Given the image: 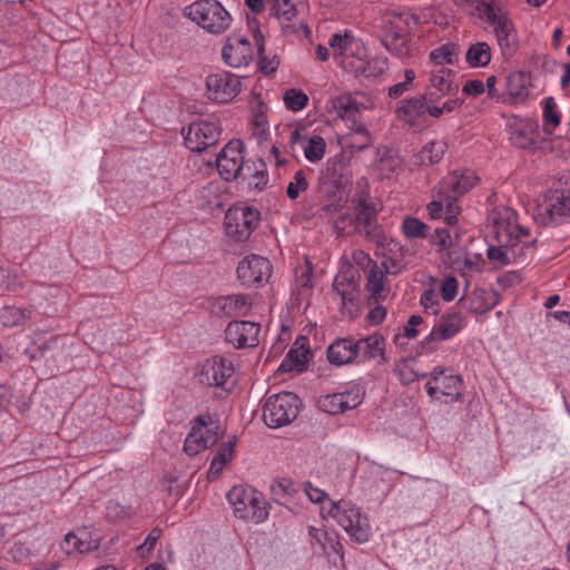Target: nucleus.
<instances>
[{
    "instance_id": "f257e3e1",
    "label": "nucleus",
    "mask_w": 570,
    "mask_h": 570,
    "mask_svg": "<svg viewBox=\"0 0 570 570\" xmlns=\"http://www.w3.org/2000/svg\"><path fill=\"white\" fill-rule=\"evenodd\" d=\"M328 46L335 62L356 78L374 81L387 69L386 58L370 57L363 41L348 32L333 35Z\"/></svg>"
},
{
    "instance_id": "f03ea898",
    "label": "nucleus",
    "mask_w": 570,
    "mask_h": 570,
    "mask_svg": "<svg viewBox=\"0 0 570 570\" xmlns=\"http://www.w3.org/2000/svg\"><path fill=\"white\" fill-rule=\"evenodd\" d=\"M351 203L354 215L341 214L334 222L335 234L341 236L357 233L370 240L379 242L381 238L379 209L370 199L368 193L365 189L356 191Z\"/></svg>"
},
{
    "instance_id": "7ed1b4c3",
    "label": "nucleus",
    "mask_w": 570,
    "mask_h": 570,
    "mask_svg": "<svg viewBox=\"0 0 570 570\" xmlns=\"http://www.w3.org/2000/svg\"><path fill=\"white\" fill-rule=\"evenodd\" d=\"M409 14L395 8H380L373 19V31L381 38L382 45L393 55L402 57L406 52L404 33Z\"/></svg>"
},
{
    "instance_id": "20e7f679",
    "label": "nucleus",
    "mask_w": 570,
    "mask_h": 570,
    "mask_svg": "<svg viewBox=\"0 0 570 570\" xmlns=\"http://www.w3.org/2000/svg\"><path fill=\"white\" fill-rule=\"evenodd\" d=\"M323 518L331 517L336 520L346 533L357 543L367 542L371 537V525L361 509L351 501H330L321 509Z\"/></svg>"
},
{
    "instance_id": "39448f33",
    "label": "nucleus",
    "mask_w": 570,
    "mask_h": 570,
    "mask_svg": "<svg viewBox=\"0 0 570 570\" xmlns=\"http://www.w3.org/2000/svg\"><path fill=\"white\" fill-rule=\"evenodd\" d=\"M226 497L236 518L255 524L263 523L268 519L269 504L264 495L255 489L246 485H234Z\"/></svg>"
},
{
    "instance_id": "423d86ee",
    "label": "nucleus",
    "mask_w": 570,
    "mask_h": 570,
    "mask_svg": "<svg viewBox=\"0 0 570 570\" xmlns=\"http://www.w3.org/2000/svg\"><path fill=\"white\" fill-rule=\"evenodd\" d=\"M476 10L493 28L498 45L504 56H512L518 49V35L512 21L492 0H482Z\"/></svg>"
},
{
    "instance_id": "0eeeda50",
    "label": "nucleus",
    "mask_w": 570,
    "mask_h": 570,
    "mask_svg": "<svg viewBox=\"0 0 570 570\" xmlns=\"http://www.w3.org/2000/svg\"><path fill=\"white\" fill-rule=\"evenodd\" d=\"M185 14L214 35L223 33L232 23L229 12L217 0H197L185 8Z\"/></svg>"
},
{
    "instance_id": "6e6552de",
    "label": "nucleus",
    "mask_w": 570,
    "mask_h": 570,
    "mask_svg": "<svg viewBox=\"0 0 570 570\" xmlns=\"http://www.w3.org/2000/svg\"><path fill=\"white\" fill-rule=\"evenodd\" d=\"M535 219L544 226L557 225L570 218V186L549 189L539 202Z\"/></svg>"
},
{
    "instance_id": "1a4fd4ad",
    "label": "nucleus",
    "mask_w": 570,
    "mask_h": 570,
    "mask_svg": "<svg viewBox=\"0 0 570 570\" xmlns=\"http://www.w3.org/2000/svg\"><path fill=\"white\" fill-rule=\"evenodd\" d=\"M489 222L492 224L493 234L497 243L508 244L509 242L524 244L525 242H535L530 239L527 228L518 222V215L510 207L494 208L489 215Z\"/></svg>"
},
{
    "instance_id": "9d476101",
    "label": "nucleus",
    "mask_w": 570,
    "mask_h": 570,
    "mask_svg": "<svg viewBox=\"0 0 570 570\" xmlns=\"http://www.w3.org/2000/svg\"><path fill=\"white\" fill-rule=\"evenodd\" d=\"M299 405V399L292 392L271 395L264 404L263 420L272 429L287 425L297 417Z\"/></svg>"
},
{
    "instance_id": "9b49d317",
    "label": "nucleus",
    "mask_w": 570,
    "mask_h": 570,
    "mask_svg": "<svg viewBox=\"0 0 570 570\" xmlns=\"http://www.w3.org/2000/svg\"><path fill=\"white\" fill-rule=\"evenodd\" d=\"M258 220L259 213L253 207H232L225 215V233L237 242L246 240L256 228Z\"/></svg>"
},
{
    "instance_id": "f8f14e48",
    "label": "nucleus",
    "mask_w": 570,
    "mask_h": 570,
    "mask_svg": "<svg viewBox=\"0 0 570 570\" xmlns=\"http://www.w3.org/2000/svg\"><path fill=\"white\" fill-rule=\"evenodd\" d=\"M397 118L413 129H423L428 126V116L440 117L438 106L428 104L425 97H412L400 101L396 108Z\"/></svg>"
},
{
    "instance_id": "ddd939ff",
    "label": "nucleus",
    "mask_w": 570,
    "mask_h": 570,
    "mask_svg": "<svg viewBox=\"0 0 570 570\" xmlns=\"http://www.w3.org/2000/svg\"><path fill=\"white\" fill-rule=\"evenodd\" d=\"M218 441V425L210 421V415H200L195 420L186 436L184 451L193 456L213 446Z\"/></svg>"
},
{
    "instance_id": "4468645a",
    "label": "nucleus",
    "mask_w": 570,
    "mask_h": 570,
    "mask_svg": "<svg viewBox=\"0 0 570 570\" xmlns=\"http://www.w3.org/2000/svg\"><path fill=\"white\" fill-rule=\"evenodd\" d=\"M181 134L185 146L189 150L202 153L218 142L220 128L214 121L199 120L191 122L186 130L183 129Z\"/></svg>"
},
{
    "instance_id": "2eb2a0df",
    "label": "nucleus",
    "mask_w": 570,
    "mask_h": 570,
    "mask_svg": "<svg viewBox=\"0 0 570 570\" xmlns=\"http://www.w3.org/2000/svg\"><path fill=\"white\" fill-rule=\"evenodd\" d=\"M320 193L322 195L320 207L313 213L317 219L332 222L341 214L347 204V197L344 190L334 183H324L321 186Z\"/></svg>"
},
{
    "instance_id": "dca6fc26",
    "label": "nucleus",
    "mask_w": 570,
    "mask_h": 570,
    "mask_svg": "<svg viewBox=\"0 0 570 570\" xmlns=\"http://www.w3.org/2000/svg\"><path fill=\"white\" fill-rule=\"evenodd\" d=\"M67 338L60 335H48L46 333H36L32 346L28 351L31 358L52 360L55 363H65L69 356L66 352Z\"/></svg>"
},
{
    "instance_id": "f3484780",
    "label": "nucleus",
    "mask_w": 570,
    "mask_h": 570,
    "mask_svg": "<svg viewBox=\"0 0 570 570\" xmlns=\"http://www.w3.org/2000/svg\"><path fill=\"white\" fill-rule=\"evenodd\" d=\"M240 80L227 71L209 75L206 78L208 98L219 104L232 101L240 91Z\"/></svg>"
},
{
    "instance_id": "a211bd4d",
    "label": "nucleus",
    "mask_w": 570,
    "mask_h": 570,
    "mask_svg": "<svg viewBox=\"0 0 570 570\" xmlns=\"http://www.w3.org/2000/svg\"><path fill=\"white\" fill-rule=\"evenodd\" d=\"M333 292L335 298L340 301L341 311L351 317L356 316L358 312L360 291L353 275L340 273L333 282Z\"/></svg>"
},
{
    "instance_id": "6ab92c4d",
    "label": "nucleus",
    "mask_w": 570,
    "mask_h": 570,
    "mask_svg": "<svg viewBox=\"0 0 570 570\" xmlns=\"http://www.w3.org/2000/svg\"><path fill=\"white\" fill-rule=\"evenodd\" d=\"M216 166L225 180L239 177L244 168L243 142L238 139L230 140L217 155Z\"/></svg>"
},
{
    "instance_id": "aec40b11",
    "label": "nucleus",
    "mask_w": 570,
    "mask_h": 570,
    "mask_svg": "<svg viewBox=\"0 0 570 570\" xmlns=\"http://www.w3.org/2000/svg\"><path fill=\"white\" fill-rule=\"evenodd\" d=\"M235 368L233 362L223 356H214L207 360L203 366L200 381L208 385H215L228 390L234 384Z\"/></svg>"
},
{
    "instance_id": "412c9836",
    "label": "nucleus",
    "mask_w": 570,
    "mask_h": 570,
    "mask_svg": "<svg viewBox=\"0 0 570 570\" xmlns=\"http://www.w3.org/2000/svg\"><path fill=\"white\" fill-rule=\"evenodd\" d=\"M272 275L269 261L261 255L244 257L237 266V276L244 285L261 284Z\"/></svg>"
},
{
    "instance_id": "4be33fe9",
    "label": "nucleus",
    "mask_w": 570,
    "mask_h": 570,
    "mask_svg": "<svg viewBox=\"0 0 570 570\" xmlns=\"http://www.w3.org/2000/svg\"><path fill=\"white\" fill-rule=\"evenodd\" d=\"M533 252V242H525L524 244L509 242L505 244L491 245L488 248L487 256L491 262L500 266L510 263L521 264Z\"/></svg>"
},
{
    "instance_id": "5701e85b",
    "label": "nucleus",
    "mask_w": 570,
    "mask_h": 570,
    "mask_svg": "<svg viewBox=\"0 0 570 570\" xmlns=\"http://www.w3.org/2000/svg\"><path fill=\"white\" fill-rule=\"evenodd\" d=\"M444 368H434L431 373V379L426 383L425 389L431 397H436L440 393L444 396H451L452 400L459 401L462 396V379L459 375L446 373Z\"/></svg>"
},
{
    "instance_id": "b1692460",
    "label": "nucleus",
    "mask_w": 570,
    "mask_h": 570,
    "mask_svg": "<svg viewBox=\"0 0 570 570\" xmlns=\"http://www.w3.org/2000/svg\"><path fill=\"white\" fill-rule=\"evenodd\" d=\"M261 325L249 321L230 322L226 330V341L236 348L255 347L258 345Z\"/></svg>"
},
{
    "instance_id": "393cba45",
    "label": "nucleus",
    "mask_w": 570,
    "mask_h": 570,
    "mask_svg": "<svg viewBox=\"0 0 570 570\" xmlns=\"http://www.w3.org/2000/svg\"><path fill=\"white\" fill-rule=\"evenodd\" d=\"M479 178L471 169L453 170L439 183L442 193H446L455 203L458 199L475 186Z\"/></svg>"
},
{
    "instance_id": "a878e982",
    "label": "nucleus",
    "mask_w": 570,
    "mask_h": 570,
    "mask_svg": "<svg viewBox=\"0 0 570 570\" xmlns=\"http://www.w3.org/2000/svg\"><path fill=\"white\" fill-rule=\"evenodd\" d=\"M332 106L336 115L343 120L350 122V128L360 135H367L365 125L361 121V108L351 95H341L332 100Z\"/></svg>"
},
{
    "instance_id": "bb28decb",
    "label": "nucleus",
    "mask_w": 570,
    "mask_h": 570,
    "mask_svg": "<svg viewBox=\"0 0 570 570\" xmlns=\"http://www.w3.org/2000/svg\"><path fill=\"white\" fill-rule=\"evenodd\" d=\"M464 326V318L459 312H451L441 316L439 323L432 328L422 344L429 346L432 342H442L452 338Z\"/></svg>"
},
{
    "instance_id": "cd10ccee",
    "label": "nucleus",
    "mask_w": 570,
    "mask_h": 570,
    "mask_svg": "<svg viewBox=\"0 0 570 570\" xmlns=\"http://www.w3.org/2000/svg\"><path fill=\"white\" fill-rule=\"evenodd\" d=\"M222 56L224 61L233 68L247 66L253 57L250 42L245 37L233 36L223 47Z\"/></svg>"
},
{
    "instance_id": "c85d7f7f",
    "label": "nucleus",
    "mask_w": 570,
    "mask_h": 570,
    "mask_svg": "<svg viewBox=\"0 0 570 570\" xmlns=\"http://www.w3.org/2000/svg\"><path fill=\"white\" fill-rule=\"evenodd\" d=\"M509 139L518 148H529L535 142L538 126L529 119L513 117L508 121Z\"/></svg>"
},
{
    "instance_id": "c756f323",
    "label": "nucleus",
    "mask_w": 570,
    "mask_h": 570,
    "mask_svg": "<svg viewBox=\"0 0 570 570\" xmlns=\"http://www.w3.org/2000/svg\"><path fill=\"white\" fill-rule=\"evenodd\" d=\"M449 197L450 196L446 193H442L441 187L438 186L436 195L428 205V212L432 218L443 217L449 225H454L460 213V207Z\"/></svg>"
},
{
    "instance_id": "7c9ffc66",
    "label": "nucleus",
    "mask_w": 570,
    "mask_h": 570,
    "mask_svg": "<svg viewBox=\"0 0 570 570\" xmlns=\"http://www.w3.org/2000/svg\"><path fill=\"white\" fill-rule=\"evenodd\" d=\"M430 88L439 92V96H455L459 91V83L455 73L445 66L434 67L431 70Z\"/></svg>"
},
{
    "instance_id": "2f4dec72",
    "label": "nucleus",
    "mask_w": 570,
    "mask_h": 570,
    "mask_svg": "<svg viewBox=\"0 0 570 570\" xmlns=\"http://www.w3.org/2000/svg\"><path fill=\"white\" fill-rule=\"evenodd\" d=\"M355 350L360 362L379 360V363H382L385 361L384 338L379 334L355 342Z\"/></svg>"
},
{
    "instance_id": "473e14b6",
    "label": "nucleus",
    "mask_w": 570,
    "mask_h": 570,
    "mask_svg": "<svg viewBox=\"0 0 570 570\" xmlns=\"http://www.w3.org/2000/svg\"><path fill=\"white\" fill-rule=\"evenodd\" d=\"M98 546V540H92L88 530L79 529L76 532H69L65 537L62 549L67 554L87 553L97 549Z\"/></svg>"
},
{
    "instance_id": "72a5a7b5",
    "label": "nucleus",
    "mask_w": 570,
    "mask_h": 570,
    "mask_svg": "<svg viewBox=\"0 0 570 570\" xmlns=\"http://www.w3.org/2000/svg\"><path fill=\"white\" fill-rule=\"evenodd\" d=\"M327 358L331 364L337 366L352 363L357 360L355 342L347 338H337L328 346Z\"/></svg>"
},
{
    "instance_id": "f704fd0d",
    "label": "nucleus",
    "mask_w": 570,
    "mask_h": 570,
    "mask_svg": "<svg viewBox=\"0 0 570 570\" xmlns=\"http://www.w3.org/2000/svg\"><path fill=\"white\" fill-rule=\"evenodd\" d=\"M386 273L387 266L385 264H382L381 266L373 264L367 272L366 289L371 297L376 301L383 299L387 296L389 288L386 287Z\"/></svg>"
},
{
    "instance_id": "c9c22d12",
    "label": "nucleus",
    "mask_w": 570,
    "mask_h": 570,
    "mask_svg": "<svg viewBox=\"0 0 570 570\" xmlns=\"http://www.w3.org/2000/svg\"><path fill=\"white\" fill-rule=\"evenodd\" d=\"M499 303V295L493 289L476 288L469 297V309L474 314H485Z\"/></svg>"
},
{
    "instance_id": "e433bc0d",
    "label": "nucleus",
    "mask_w": 570,
    "mask_h": 570,
    "mask_svg": "<svg viewBox=\"0 0 570 570\" xmlns=\"http://www.w3.org/2000/svg\"><path fill=\"white\" fill-rule=\"evenodd\" d=\"M215 306L226 316H245L250 309V303L242 294L220 297Z\"/></svg>"
},
{
    "instance_id": "4c0bfd02",
    "label": "nucleus",
    "mask_w": 570,
    "mask_h": 570,
    "mask_svg": "<svg viewBox=\"0 0 570 570\" xmlns=\"http://www.w3.org/2000/svg\"><path fill=\"white\" fill-rule=\"evenodd\" d=\"M299 341L297 340L294 346L288 351L286 357L282 361L278 371L289 372L298 371L302 372L307 363L308 350L302 344L298 346Z\"/></svg>"
},
{
    "instance_id": "58836bf2",
    "label": "nucleus",
    "mask_w": 570,
    "mask_h": 570,
    "mask_svg": "<svg viewBox=\"0 0 570 570\" xmlns=\"http://www.w3.org/2000/svg\"><path fill=\"white\" fill-rule=\"evenodd\" d=\"M446 149V144L442 140H433L425 144L416 155L417 164L420 165H434L442 158Z\"/></svg>"
},
{
    "instance_id": "ea45409f",
    "label": "nucleus",
    "mask_w": 570,
    "mask_h": 570,
    "mask_svg": "<svg viewBox=\"0 0 570 570\" xmlns=\"http://www.w3.org/2000/svg\"><path fill=\"white\" fill-rule=\"evenodd\" d=\"M491 57V48L487 42H476L470 46L465 53V60L472 68L488 66Z\"/></svg>"
},
{
    "instance_id": "a19ab883",
    "label": "nucleus",
    "mask_w": 570,
    "mask_h": 570,
    "mask_svg": "<svg viewBox=\"0 0 570 570\" xmlns=\"http://www.w3.org/2000/svg\"><path fill=\"white\" fill-rule=\"evenodd\" d=\"M458 57L459 47L453 43H445L430 53V58L435 65L434 67L453 65L456 62Z\"/></svg>"
},
{
    "instance_id": "79ce46f5",
    "label": "nucleus",
    "mask_w": 570,
    "mask_h": 570,
    "mask_svg": "<svg viewBox=\"0 0 570 570\" xmlns=\"http://www.w3.org/2000/svg\"><path fill=\"white\" fill-rule=\"evenodd\" d=\"M304 156L311 163H317L323 159L326 151L325 139L318 135L311 136L303 146Z\"/></svg>"
},
{
    "instance_id": "37998d69",
    "label": "nucleus",
    "mask_w": 570,
    "mask_h": 570,
    "mask_svg": "<svg viewBox=\"0 0 570 570\" xmlns=\"http://www.w3.org/2000/svg\"><path fill=\"white\" fill-rule=\"evenodd\" d=\"M29 317L30 311L16 306H6L0 312V320L7 327L22 325Z\"/></svg>"
},
{
    "instance_id": "c03bdc74",
    "label": "nucleus",
    "mask_w": 570,
    "mask_h": 570,
    "mask_svg": "<svg viewBox=\"0 0 570 570\" xmlns=\"http://www.w3.org/2000/svg\"><path fill=\"white\" fill-rule=\"evenodd\" d=\"M271 491L276 502L287 505L288 499L296 492L294 483L288 479L276 480L271 484Z\"/></svg>"
},
{
    "instance_id": "a18cd8bd",
    "label": "nucleus",
    "mask_w": 570,
    "mask_h": 570,
    "mask_svg": "<svg viewBox=\"0 0 570 570\" xmlns=\"http://www.w3.org/2000/svg\"><path fill=\"white\" fill-rule=\"evenodd\" d=\"M283 101L287 109L299 111L307 105L308 97L303 90L291 88L284 92Z\"/></svg>"
},
{
    "instance_id": "49530a36",
    "label": "nucleus",
    "mask_w": 570,
    "mask_h": 570,
    "mask_svg": "<svg viewBox=\"0 0 570 570\" xmlns=\"http://www.w3.org/2000/svg\"><path fill=\"white\" fill-rule=\"evenodd\" d=\"M308 181L306 178V174L303 169L295 171L292 180L288 183L286 188V196L291 200H295L299 197V195L307 190Z\"/></svg>"
},
{
    "instance_id": "de8ad7c7",
    "label": "nucleus",
    "mask_w": 570,
    "mask_h": 570,
    "mask_svg": "<svg viewBox=\"0 0 570 570\" xmlns=\"http://www.w3.org/2000/svg\"><path fill=\"white\" fill-rule=\"evenodd\" d=\"M338 393L343 396L344 411L355 409L363 402L364 391L357 384H353Z\"/></svg>"
},
{
    "instance_id": "09e8293b",
    "label": "nucleus",
    "mask_w": 570,
    "mask_h": 570,
    "mask_svg": "<svg viewBox=\"0 0 570 570\" xmlns=\"http://www.w3.org/2000/svg\"><path fill=\"white\" fill-rule=\"evenodd\" d=\"M402 230L407 238H422L426 236L428 225L415 217H405Z\"/></svg>"
},
{
    "instance_id": "8fccbe9b",
    "label": "nucleus",
    "mask_w": 570,
    "mask_h": 570,
    "mask_svg": "<svg viewBox=\"0 0 570 570\" xmlns=\"http://www.w3.org/2000/svg\"><path fill=\"white\" fill-rule=\"evenodd\" d=\"M343 396L337 392L322 396L318 400V406L322 411L330 414H340L345 412L342 403Z\"/></svg>"
},
{
    "instance_id": "3c124183",
    "label": "nucleus",
    "mask_w": 570,
    "mask_h": 570,
    "mask_svg": "<svg viewBox=\"0 0 570 570\" xmlns=\"http://www.w3.org/2000/svg\"><path fill=\"white\" fill-rule=\"evenodd\" d=\"M459 289V282L454 276H445L440 286L441 297L444 302H452Z\"/></svg>"
},
{
    "instance_id": "603ef678",
    "label": "nucleus",
    "mask_w": 570,
    "mask_h": 570,
    "mask_svg": "<svg viewBox=\"0 0 570 570\" xmlns=\"http://www.w3.org/2000/svg\"><path fill=\"white\" fill-rule=\"evenodd\" d=\"M556 108L557 105L553 98L548 97L544 99L543 119L546 127L551 126V128H556L560 124V116Z\"/></svg>"
},
{
    "instance_id": "864d4df0",
    "label": "nucleus",
    "mask_w": 570,
    "mask_h": 570,
    "mask_svg": "<svg viewBox=\"0 0 570 570\" xmlns=\"http://www.w3.org/2000/svg\"><path fill=\"white\" fill-rule=\"evenodd\" d=\"M312 274H313L312 267L308 266V267H306V269L304 272H302V274L296 279V289H297V294L301 298L307 297L311 293Z\"/></svg>"
},
{
    "instance_id": "5fc2aeb1",
    "label": "nucleus",
    "mask_w": 570,
    "mask_h": 570,
    "mask_svg": "<svg viewBox=\"0 0 570 570\" xmlns=\"http://www.w3.org/2000/svg\"><path fill=\"white\" fill-rule=\"evenodd\" d=\"M420 303L423 306L424 311L432 315H436L440 311L439 299L433 289L424 291V293L421 295Z\"/></svg>"
},
{
    "instance_id": "6e6d98bb",
    "label": "nucleus",
    "mask_w": 570,
    "mask_h": 570,
    "mask_svg": "<svg viewBox=\"0 0 570 570\" xmlns=\"http://www.w3.org/2000/svg\"><path fill=\"white\" fill-rule=\"evenodd\" d=\"M275 16L283 21H291L296 16V8L289 0H283L274 8Z\"/></svg>"
},
{
    "instance_id": "4d7b16f0",
    "label": "nucleus",
    "mask_w": 570,
    "mask_h": 570,
    "mask_svg": "<svg viewBox=\"0 0 570 570\" xmlns=\"http://www.w3.org/2000/svg\"><path fill=\"white\" fill-rule=\"evenodd\" d=\"M237 443V438L232 436L226 443L223 444V446L218 450L217 454L215 455L216 459L220 460L223 463H227L232 460L234 455V449Z\"/></svg>"
},
{
    "instance_id": "13d9d810",
    "label": "nucleus",
    "mask_w": 570,
    "mask_h": 570,
    "mask_svg": "<svg viewBox=\"0 0 570 570\" xmlns=\"http://www.w3.org/2000/svg\"><path fill=\"white\" fill-rule=\"evenodd\" d=\"M423 323V318L420 315L410 316L407 324L403 327V335L406 338L413 340L419 335L416 326Z\"/></svg>"
},
{
    "instance_id": "bf43d9fd",
    "label": "nucleus",
    "mask_w": 570,
    "mask_h": 570,
    "mask_svg": "<svg viewBox=\"0 0 570 570\" xmlns=\"http://www.w3.org/2000/svg\"><path fill=\"white\" fill-rule=\"evenodd\" d=\"M160 535H161V530L158 529V528H154L148 533V535L145 539V541L141 544L138 546V550L141 551V552H144V551L150 552L155 548V546H156L157 541L159 540Z\"/></svg>"
},
{
    "instance_id": "052dcab7",
    "label": "nucleus",
    "mask_w": 570,
    "mask_h": 570,
    "mask_svg": "<svg viewBox=\"0 0 570 570\" xmlns=\"http://www.w3.org/2000/svg\"><path fill=\"white\" fill-rule=\"evenodd\" d=\"M263 48L259 49V61L258 67L259 70L266 75H269L274 72L278 66V61L276 59H267L266 57L262 56Z\"/></svg>"
},
{
    "instance_id": "680f3d73",
    "label": "nucleus",
    "mask_w": 570,
    "mask_h": 570,
    "mask_svg": "<svg viewBox=\"0 0 570 570\" xmlns=\"http://www.w3.org/2000/svg\"><path fill=\"white\" fill-rule=\"evenodd\" d=\"M484 91V83L481 80H469L463 86V92L476 97Z\"/></svg>"
},
{
    "instance_id": "e2e57ef3",
    "label": "nucleus",
    "mask_w": 570,
    "mask_h": 570,
    "mask_svg": "<svg viewBox=\"0 0 570 570\" xmlns=\"http://www.w3.org/2000/svg\"><path fill=\"white\" fill-rule=\"evenodd\" d=\"M304 492L308 497V499L314 503H321L325 499L326 494L324 491L312 487L309 482L304 484Z\"/></svg>"
},
{
    "instance_id": "0e129e2a",
    "label": "nucleus",
    "mask_w": 570,
    "mask_h": 570,
    "mask_svg": "<svg viewBox=\"0 0 570 570\" xmlns=\"http://www.w3.org/2000/svg\"><path fill=\"white\" fill-rule=\"evenodd\" d=\"M268 181L267 173L265 170L257 169L253 174V181L250 183L255 188L263 189Z\"/></svg>"
},
{
    "instance_id": "69168bd1",
    "label": "nucleus",
    "mask_w": 570,
    "mask_h": 570,
    "mask_svg": "<svg viewBox=\"0 0 570 570\" xmlns=\"http://www.w3.org/2000/svg\"><path fill=\"white\" fill-rule=\"evenodd\" d=\"M385 315H386L385 308L382 306H377L368 312L367 317L372 323L379 324L384 320Z\"/></svg>"
},
{
    "instance_id": "338daca9",
    "label": "nucleus",
    "mask_w": 570,
    "mask_h": 570,
    "mask_svg": "<svg viewBox=\"0 0 570 570\" xmlns=\"http://www.w3.org/2000/svg\"><path fill=\"white\" fill-rule=\"evenodd\" d=\"M410 89H411V87H409L406 83H404L402 81V82L395 83L392 87H390L389 96L391 98H397V97H400L401 95H403L405 91H407Z\"/></svg>"
},
{
    "instance_id": "774afa93",
    "label": "nucleus",
    "mask_w": 570,
    "mask_h": 570,
    "mask_svg": "<svg viewBox=\"0 0 570 570\" xmlns=\"http://www.w3.org/2000/svg\"><path fill=\"white\" fill-rule=\"evenodd\" d=\"M461 104L462 101H460L459 99H449L441 107L438 106V109L440 110V117L443 115V112L453 111Z\"/></svg>"
}]
</instances>
